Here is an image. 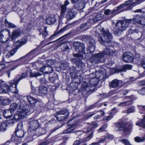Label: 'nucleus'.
<instances>
[{
	"label": "nucleus",
	"instance_id": "3c124183",
	"mask_svg": "<svg viewBox=\"0 0 145 145\" xmlns=\"http://www.w3.org/2000/svg\"><path fill=\"white\" fill-rule=\"evenodd\" d=\"M47 65L49 67H51L54 64V62L53 60H50L48 61Z\"/></svg>",
	"mask_w": 145,
	"mask_h": 145
},
{
	"label": "nucleus",
	"instance_id": "e2e57ef3",
	"mask_svg": "<svg viewBox=\"0 0 145 145\" xmlns=\"http://www.w3.org/2000/svg\"><path fill=\"white\" fill-rule=\"evenodd\" d=\"M64 43L65 44V49L66 50H69V48L68 46L66 44L67 42H64L62 43H61V44H62Z\"/></svg>",
	"mask_w": 145,
	"mask_h": 145
},
{
	"label": "nucleus",
	"instance_id": "a211bd4d",
	"mask_svg": "<svg viewBox=\"0 0 145 145\" xmlns=\"http://www.w3.org/2000/svg\"><path fill=\"white\" fill-rule=\"evenodd\" d=\"M21 33V31L19 29L15 30L13 31L11 35V39L13 41L15 40L16 39L20 36Z\"/></svg>",
	"mask_w": 145,
	"mask_h": 145
},
{
	"label": "nucleus",
	"instance_id": "4d7b16f0",
	"mask_svg": "<svg viewBox=\"0 0 145 145\" xmlns=\"http://www.w3.org/2000/svg\"><path fill=\"white\" fill-rule=\"evenodd\" d=\"M138 84L139 86L145 85V80L140 81L139 83H138Z\"/></svg>",
	"mask_w": 145,
	"mask_h": 145
},
{
	"label": "nucleus",
	"instance_id": "0eeeda50",
	"mask_svg": "<svg viewBox=\"0 0 145 145\" xmlns=\"http://www.w3.org/2000/svg\"><path fill=\"white\" fill-rule=\"evenodd\" d=\"M35 69H33L31 71V72L29 71H27L24 73L22 74V76L19 77L18 78H15L14 80L16 81L15 83H18L20 80L23 78L28 76V74H30V77H36V73L35 72Z\"/></svg>",
	"mask_w": 145,
	"mask_h": 145
},
{
	"label": "nucleus",
	"instance_id": "20e7f679",
	"mask_svg": "<svg viewBox=\"0 0 145 145\" xmlns=\"http://www.w3.org/2000/svg\"><path fill=\"white\" fill-rule=\"evenodd\" d=\"M123 123H122L117 122L115 123L116 125L118 126L116 128V129L119 131H123V135L124 136H126L129 135V132L132 130V125L131 123L129 124V126L128 128L124 127H122L121 126Z\"/></svg>",
	"mask_w": 145,
	"mask_h": 145
},
{
	"label": "nucleus",
	"instance_id": "de8ad7c7",
	"mask_svg": "<svg viewBox=\"0 0 145 145\" xmlns=\"http://www.w3.org/2000/svg\"><path fill=\"white\" fill-rule=\"evenodd\" d=\"M134 0H129L125 2L124 3V5L127 6H133L132 3L133 1Z\"/></svg>",
	"mask_w": 145,
	"mask_h": 145
},
{
	"label": "nucleus",
	"instance_id": "c85d7f7f",
	"mask_svg": "<svg viewBox=\"0 0 145 145\" xmlns=\"http://www.w3.org/2000/svg\"><path fill=\"white\" fill-rule=\"evenodd\" d=\"M137 125L141 127L144 128H145V116L143 119L140 121L139 122H137L136 123Z\"/></svg>",
	"mask_w": 145,
	"mask_h": 145
},
{
	"label": "nucleus",
	"instance_id": "a19ab883",
	"mask_svg": "<svg viewBox=\"0 0 145 145\" xmlns=\"http://www.w3.org/2000/svg\"><path fill=\"white\" fill-rule=\"evenodd\" d=\"M66 27H65L61 29L57 33L54 34L51 37L48 38V39H51L53 37L56 35L58 34L63 32L66 30Z\"/></svg>",
	"mask_w": 145,
	"mask_h": 145
},
{
	"label": "nucleus",
	"instance_id": "72a5a7b5",
	"mask_svg": "<svg viewBox=\"0 0 145 145\" xmlns=\"http://www.w3.org/2000/svg\"><path fill=\"white\" fill-rule=\"evenodd\" d=\"M39 31H40V34H42L43 37L44 38H45L48 35V33L46 31V28H44L43 30L40 29L39 30Z\"/></svg>",
	"mask_w": 145,
	"mask_h": 145
},
{
	"label": "nucleus",
	"instance_id": "5701e85b",
	"mask_svg": "<svg viewBox=\"0 0 145 145\" xmlns=\"http://www.w3.org/2000/svg\"><path fill=\"white\" fill-rule=\"evenodd\" d=\"M56 21V19L54 16L48 17L46 20V22L48 25L53 24Z\"/></svg>",
	"mask_w": 145,
	"mask_h": 145
},
{
	"label": "nucleus",
	"instance_id": "8fccbe9b",
	"mask_svg": "<svg viewBox=\"0 0 145 145\" xmlns=\"http://www.w3.org/2000/svg\"><path fill=\"white\" fill-rule=\"evenodd\" d=\"M138 93L142 95H145V87L142 88L138 91Z\"/></svg>",
	"mask_w": 145,
	"mask_h": 145
},
{
	"label": "nucleus",
	"instance_id": "412c9836",
	"mask_svg": "<svg viewBox=\"0 0 145 145\" xmlns=\"http://www.w3.org/2000/svg\"><path fill=\"white\" fill-rule=\"evenodd\" d=\"M142 17L139 15H137L134 16V18L129 19V20H130L129 22L130 24H135L137 23L139 24L141 20L140 19H141Z\"/></svg>",
	"mask_w": 145,
	"mask_h": 145
},
{
	"label": "nucleus",
	"instance_id": "0e129e2a",
	"mask_svg": "<svg viewBox=\"0 0 145 145\" xmlns=\"http://www.w3.org/2000/svg\"><path fill=\"white\" fill-rule=\"evenodd\" d=\"M80 143V142L79 140H77L74 142L73 145H78Z\"/></svg>",
	"mask_w": 145,
	"mask_h": 145
},
{
	"label": "nucleus",
	"instance_id": "ea45409f",
	"mask_svg": "<svg viewBox=\"0 0 145 145\" xmlns=\"http://www.w3.org/2000/svg\"><path fill=\"white\" fill-rule=\"evenodd\" d=\"M7 127L6 123H2L0 126V131H4L6 130V128Z\"/></svg>",
	"mask_w": 145,
	"mask_h": 145
},
{
	"label": "nucleus",
	"instance_id": "6e6552de",
	"mask_svg": "<svg viewBox=\"0 0 145 145\" xmlns=\"http://www.w3.org/2000/svg\"><path fill=\"white\" fill-rule=\"evenodd\" d=\"M73 46L76 52L85 53V46L83 43L78 42H75L73 44Z\"/></svg>",
	"mask_w": 145,
	"mask_h": 145
},
{
	"label": "nucleus",
	"instance_id": "c756f323",
	"mask_svg": "<svg viewBox=\"0 0 145 145\" xmlns=\"http://www.w3.org/2000/svg\"><path fill=\"white\" fill-rule=\"evenodd\" d=\"M18 104L15 103H12L10 106L9 110H10L13 113L16 110L18 107Z\"/></svg>",
	"mask_w": 145,
	"mask_h": 145
},
{
	"label": "nucleus",
	"instance_id": "79ce46f5",
	"mask_svg": "<svg viewBox=\"0 0 145 145\" xmlns=\"http://www.w3.org/2000/svg\"><path fill=\"white\" fill-rule=\"evenodd\" d=\"M19 66V65L18 64L16 65H15L14 67L11 68V69H8V70L7 71V73L8 74V77H9L10 75V72L11 71H12L14 70L16 68H17Z\"/></svg>",
	"mask_w": 145,
	"mask_h": 145
},
{
	"label": "nucleus",
	"instance_id": "ddd939ff",
	"mask_svg": "<svg viewBox=\"0 0 145 145\" xmlns=\"http://www.w3.org/2000/svg\"><path fill=\"white\" fill-rule=\"evenodd\" d=\"M87 83L85 81L83 82L82 83V93L83 95L85 97H86L90 94L89 91H87V89L88 87L87 86Z\"/></svg>",
	"mask_w": 145,
	"mask_h": 145
},
{
	"label": "nucleus",
	"instance_id": "c03bdc74",
	"mask_svg": "<svg viewBox=\"0 0 145 145\" xmlns=\"http://www.w3.org/2000/svg\"><path fill=\"white\" fill-rule=\"evenodd\" d=\"M130 101H129L123 102L119 104L118 105V106H129L131 103H130Z\"/></svg>",
	"mask_w": 145,
	"mask_h": 145
},
{
	"label": "nucleus",
	"instance_id": "4468645a",
	"mask_svg": "<svg viewBox=\"0 0 145 145\" xmlns=\"http://www.w3.org/2000/svg\"><path fill=\"white\" fill-rule=\"evenodd\" d=\"M3 31L4 33V34H7L9 36L8 38L6 39L4 37L3 34H0V42L2 43H4L8 40L10 37L11 35L10 31L7 29H4L3 30Z\"/></svg>",
	"mask_w": 145,
	"mask_h": 145
},
{
	"label": "nucleus",
	"instance_id": "f8f14e48",
	"mask_svg": "<svg viewBox=\"0 0 145 145\" xmlns=\"http://www.w3.org/2000/svg\"><path fill=\"white\" fill-rule=\"evenodd\" d=\"M36 130V121L33 120L30 121L28 129V133L30 134Z\"/></svg>",
	"mask_w": 145,
	"mask_h": 145
},
{
	"label": "nucleus",
	"instance_id": "5fc2aeb1",
	"mask_svg": "<svg viewBox=\"0 0 145 145\" xmlns=\"http://www.w3.org/2000/svg\"><path fill=\"white\" fill-rule=\"evenodd\" d=\"M112 118V117L110 115H109L108 116H106L103 119V120L108 121L111 119Z\"/></svg>",
	"mask_w": 145,
	"mask_h": 145
},
{
	"label": "nucleus",
	"instance_id": "e433bc0d",
	"mask_svg": "<svg viewBox=\"0 0 145 145\" xmlns=\"http://www.w3.org/2000/svg\"><path fill=\"white\" fill-rule=\"evenodd\" d=\"M0 102L3 105H5L9 104L10 102V101L9 99H1Z\"/></svg>",
	"mask_w": 145,
	"mask_h": 145
},
{
	"label": "nucleus",
	"instance_id": "7ed1b4c3",
	"mask_svg": "<svg viewBox=\"0 0 145 145\" xmlns=\"http://www.w3.org/2000/svg\"><path fill=\"white\" fill-rule=\"evenodd\" d=\"M27 42V40L24 39L18 40L15 43V48H13L10 51L7 53L6 54V57L8 58L13 56L17 52V50L22 45L25 44Z\"/></svg>",
	"mask_w": 145,
	"mask_h": 145
},
{
	"label": "nucleus",
	"instance_id": "680f3d73",
	"mask_svg": "<svg viewBox=\"0 0 145 145\" xmlns=\"http://www.w3.org/2000/svg\"><path fill=\"white\" fill-rule=\"evenodd\" d=\"M87 24L86 23H84L82 24L80 27V29H82L83 28L87 26Z\"/></svg>",
	"mask_w": 145,
	"mask_h": 145
},
{
	"label": "nucleus",
	"instance_id": "423d86ee",
	"mask_svg": "<svg viewBox=\"0 0 145 145\" xmlns=\"http://www.w3.org/2000/svg\"><path fill=\"white\" fill-rule=\"evenodd\" d=\"M74 57L76 58L72 59V60L74 62L76 65L78 67H83L85 66L84 64L81 61L82 59L83 58L82 54H73Z\"/></svg>",
	"mask_w": 145,
	"mask_h": 145
},
{
	"label": "nucleus",
	"instance_id": "39448f33",
	"mask_svg": "<svg viewBox=\"0 0 145 145\" xmlns=\"http://www.w3.org/2000/svg\"><path fill=\"white\" fill-rule=\"evenodd\" d=\"M27 110L23 107L19 106L18 109V113L15 114L14 116V119L16 120H18L20 119L25 117L27 114Z\"/></svg>",
	"mask_w": 145,
	"mask_h": 145
},
{
	"label": "nucleus",
	"instance_id": "338daca9",
	"mask_svg": "<svg viewBox=\"0 0 145 145\" xmlns=\"http://www.w3.org/2000/svg\"><path fill=\"white\" fill-rule=\"evenodd\" d=\"M69 4V3L68 1L67 0H66L64 2V4L63 5H65V7L66 6L68 5Z\"/></svg>",
	"mask_w": 145,
	"mask_h": 145
},
{
	"label": "nucleus",
	"instance_id": "f03ea898",
	"mask_svg": "<svg viewBox=\"0 0 145 145\" xmlns=\"http://www.w3.org/2000/svg\"><path fill=\"white\" fill-rule=\"evenodd\" d=\"M130 20L129 19L125 21H118L113 31L116 35L125 30L130 24Z\"/></svg>",
	"mask_w": 145,
	"mask_h": 145
},
{
	"label": "nucleus",
	"instance_id": "052dcab7",
	"mask_svg": "<svg viewBox=\"0 0 145 145\" xmlns=\"http://www.w3.org/2000/svg\"><path fill=\"white\" fill-rule=\"evenodd\" d=\"M135 57L136 59L138 61L139 60V59L140 57V55L138 54H136L135 55Z\"/></svg>",
	"mask_w": 145,
	"mask_h": 145
},
{
	"label": "nucleus",
	"instance_id": "13d9d810",
	"mask_svg": "<svg viewBox=\"0 0 145 145\" xmlns=\"http://www.w3.org/2000/svg\"><path fill=\"white\" fill-rule=\"evenodd\" d=\"M141 64L142 67L145 69V57L144 59L142 61Z\"/></svg>",
	"mask_w": 145,
	"mask_h": 145
},
{
	"label": "nucleus",
	"instance_id": "cd10ccee",
	"mask_svg": "<svg viewBox=\"0 0 145 145\" xmlns=\"http://www.w3.org/2000/svg\"><path fill=\"white\" fill-rule=\"evenodd\" d=\"M98 80L95 78H91L89 81L90 85L97 86L98 85Z\"/></svg>",
	"mask_w": 145,
	"mask_h": 145
},
{
	"label": "nucleus",
	"instance_id": "c9c22d12",
	"mask_svg": "<svg viewBox=\"0 0 145 145\" xmlns=\"http://www.w3.org/2000/svg\"><path fill=\"white\" fill-rule=\"evenodd\" d=\"M85 6V4L84 3H78L76 7L79 10L83 9Z\"/></svg>",
	"mask_w": 145,
	"mask_h": 145
},
{
	"label": "nucleus",
	"instance_id": "864d4df0",
	"mask_svg": "<svg viewBox=\"0 0 145 145\" xmlns=\"http://www.w3.org/2000/svg\"><path fill=\"white\" fill-rule=\"evenodd\" d=\"M5 67V66L4 64L0 63V73L3 70Z\"/></svg>",
	"mask_w": 145,
	"mask_h": 145
},
{
	"label": "nucleus",
	"instance_id": "6ab92c4d",
	"mask_svg": "<svg viewBox=\"0 0 145 145\" xmlns=\"http://www.w3.org/2000/svg\"><path fill=\"white\" fill-rule=\"evenodd\" d=\"M106 74L102 73L101 72H97L96 73V77L98 79V80L100 81H103L105 80L107 78V76H106Z\"/></svg>",
	"mask_w": 145,
	"mask_h": 145
},
{
	"label": "nucleus",
	"instance_id": "09e8293b",
	"mask_svg": "<svg viewBox=\"0 0 145 145\" xmlns=\"http://www.w3.org/2000/svg\"><path fill=\"white\" fill-rule=\"evenodd\" d=\"M135 109L133 106L131 108H128L127 111V113L128 114L130 113L131 112H135Z\"/></svg>",
	"mask_w": 145,
	"mask_h": 145
},
{
	"label": "nucleus",
	"instance_id": "9d476101",
	"mask_svg": "<svg viewBox=\"0 0 145 145\" xmlns=\"http://www.w3.org/2000/svg\"><path fill=\"white\" fill-rule=\"evenodd\" d=\"M56 118L59 121H61L65 120L69 115V112L67 110H62L57 112Z\"/></svg>",
	"mask_w": 145,
	"mask_h": 145
},
{
	"label": "nucleus",
	"instance_id": "bf43d9fd",
	"mask_svg": "<svg viewBox=\"0 0 145 145\" xmlns=\"http://www.w3.org/2000/svg\"><path fill=\"white\" fill-rule=\"evenodd\" d=\"M111 10L109 9H107L105 10L104 13L106 15H108L110 13Z\"/></svg>",
	"mask_w": 145,
	"mask_h": 145
},
{
	"label": "nucleus",
	"instance_id": "58836bf2",
	"mask_svg": "<svg viewBox=\"0 0 145 145\" xmlns=\"http://www.w3.org/2000/svg\"><path fill=\"white\" fill-rule=\"evenodd\" d=\"M132 67V66L130 65L127 64L124 65L121 69V71H125L126 69H131Z\"/></svg>",
	"mask_w": 145,
	"mask_h": 145
},
{
	"label": "nucleus",
	"instance_id": "aec40b11",
	"mask_svg": "<svg viewBox=\"0 0 145 145\" xmlns=\"http://www.w3.org/2000/svg\"><path fill=\"white\" fill-rule=\"evenodd\" d=\"M9 91V86L4 83L0 86V93H6L8 92Z\"/></svg>",
	"mask_w": 145,
	"mask_h": 145
},
{
	"label": "nucleus",
	"instance_id": "a18cd8bd",
	"mask_svg": "<svg viewBox=\"0 0 145 145\" xmlns=\"http://www.w3.org/2000/svg\"><path fill=\"white\" fill-rule=\"evenodd\" d=\"M145 0H136L134 2H133L132 3L133 6H134L136 5L139 4L141 3V2L144 1Z\"/></svg>",
	"mask_w": 145,
	"mask_h": 145
},
{
	"label": "nucleus",
	"instance_id": "dca6fc26",
	"mask_svg": "<svg viewBox=\"0 0 145 145\" xmlns=\"http://www.w3.org/2000/svg\"><path fill=\"white\" fill-rule=\"evenodd\" d=\"M122 82L121 80L114 79L110 83L109 85L110 88H116Z\"/></svg>",
	"mask_w": 145,
	"mask_h": 145
},
{
	"label": "nucleus",
	"instance_id": "2f4dec72",
	"mask_svg": "<svg viewBox=\"0 0 145 145\" xmlns=\"http://www.w3.org/2000/svg\"><path fill=\"white\" fill-rule=\"evenodd\" d=\"M39 92L41 93L46 94L47 91V88L44 86H41L39 88Z\"/></svg>",
	"mask_w": 145,
	"mask_h": 145
},
{
	"label": "nucleus",
	"instance_id": "473e14b6",
	"mask_svg": "<svg viewBox=\"0 0 145 145\" xmlns=\"http://www.w3.org/2000/svg\"><path fill=\"white\" fill-rule=\"evenodd\" d=\"M27 99L28 102L31 104H33L36 103V99L32 97L28 96L27 97Z\"/></svg>",
	"mask_w": 145,
	"mask_h": 145
},
{
	"label": "nucleus",
	"instance_id": "2eb2a0df",
	"mask_svg": "<svg viewBox=\"0 0 145 145\" xmlns=\"http://www.w3.org/2000/svg\"><path fill=\"white\" fill-rule=\"evenodd\" d=\"M16 81L15 80H12L10 83V88L9 87V90H10L11 92L17 93L18 92V90L16 89V85L18 83H15Z\"/></svg>",
	"mask_w": 145,
	"mask_h": 145
},
{
	"label": "nucleus",
	"instance_id": "9b49d317",
	"mask_svg": "<svg viewBox=\"0 0 145 145\" xmlns=\"http://www.w3.org/2000/svg\"><path fill=\"white\" fill-rule=\"evenodd\" d=\"M22 123H19L16 129V135L18 138L23 137L24 135V132L22 130Z\"/></svg>",
	"mask_w": 145,
	"mask_h": 145
},
{
	"label": "nucleus",
	"instance_id": "b1692460",
	"mask_svg": "<svg viewBox=\"0 0 145 145\" xmlns=\"http://www.w3.org/2000/svg\"><path fill=\"white\" fill-rule=\"evenodd\" d=\"M75 16V14L72 12V10L68 11L66 14V18L69 20L73 19Z\"/></svg>",
	"mask_w": 145,
	"mask_h": 145
},
{
	"label": "nucleus",
	"instance_id": "f257e3e1",
	"mask_svg": "<svg viewBox=\"0 0 145 145\" xmlns=\"http://www.w3.org/2000/svg\"><path fill=\"white\" fill-rule=\"evenodd\" d=\"M102 35L99 36L98 40L100 43L106 46L105 48L102 53H99L93 55L91 58L93 62L96 64L104 61V57L105 54L112 55L114 54V51L112 50L111 47L108 45L109 43L112 39V36L108 30L102 31Z\"/></svg>",
	"mask_w": 145,
	"mask_h": 145
},
{
	"label": "nucleus",
	"instance_id": "4be33fe9",
	"mask_svg": "<svg viewBox=\"0 0 145 145\" xmlns=\"http://www.w3.org/2000/svg\"><path fill=\"white\" fill-rule=\"evenodd\" d=\"M13 113L9 109L4 110L3 111V116L6 118H10Z\"/></svg>",
	"mask_w": 145,
	"mask_h": 145
},
{
	"label": "nucleus",
	"instance_id": "1a4fd4ad",
	"mask_svg": "<svg viewBox=\"0 0 145 145\" xmlns=\"http://www.w3.org/2000/svg\"><path fill=\"white\" fill-rule=\"evenodd\" d=\"M122 57L123 61L126 63H131L134 61V57L133 54L129 52L124 53Z\"/></svg>",
	"mask_w": 145,
	"mask_h": 145
},
{
	"label": "nucleus",
	"instance_id": "7c9ffc66",
	"mask_svg": "<svg viewBox=\"0 0 145 145\" xmlns=\"http://www.w3.org/2000/svg\"><path fill=\"white\" fill-rule=\"evenodd\" d=\"M135 140L137 142H142L145 140V135L144 136L140 137H135L134 138Z\"/></svg>",
	"mask_w": 145,
	"mask_h": 145
},
{
	"label": "nucleus",
	"instance_id": "f704fd0d",
	"mask_svg": "<svg viewBox=\"0 0 145 145\" xmlns=\"http://www.w3.org/2000/svg\"><path fill=\"white\" fill-rule=\"evenodd\" d=\"M76 125L75 124H73L71 126V127H70L69 128H68L67 130H66L64 131L63 133L64 134H67L69 133L72 132L74 130L73 129H72V128L73 127H74L75 125Z\"/></svg>",
	"mask_w": 145,
	"mask_h": 145
},
{
	"label": "nucleus",
	"instance_id": "bb28decb",
	"mask_svg": "<svg viewBox=\"0 0 145 145\" xmlns=\"http://www.w3.org/2000/svg\"><path fill=\"white\" fill-rule=\"evenodd\" d=\"M5 25L6 26L8 27H10L12 28H15L16 26L14 24L9 22L6 19L5 20Z\"/></svg>",
	"mask_w": 145,
	"mask_h": 145
},
{
	"label": "nucleus",
	"instance_id": "49530a36",
	"mask_svg": "<svg viewBox=\"0 0 145 145\" xmlns=\"http://www.w3.org/2000/svg\"><path fill=\"white\" fill-rule=\"evenodd\" d=\"M67 64L65 63H61L60 66V68L61 70H63L66 69L67 67Z\"/></svg>",
	"mask_w": 145,
	"mask_h": 145
},
{
	"label": "nucleus",
	"instance_id": "4c0bfd02",
	"mask_svg": "<svg viewBox=\"0 0 145 145\" xmlns=\"http://www.w3.org/2000/svg\"><path fill=\"white\" fill-rule=\"evenodd\" d=\"M93 86L90 85V86L89 87H88V88L87 91H89V93L91 94L92 93H93L95 90H96L95 86Z\"/></svg>",
	"mask_w": 145,
	"mask_h": 145
},
{
	"label": "nucleus",
	"instance_id": "a878e982",
	"mask_svg": "<svg viewBox=\"0 0 145 145\" xmlns=\"http://www.w3.org/2000/svg\"><path fill=\"white\" fill-rule=\"evenodd\" d=\"M86 39L87 41L88 42L89 44L91 46H93L95 44V42L94 40L91 37L87 36L85 38Z\"/></svg>",
	"mask_w": 145,
	"mask_h": 145
},
{
	"label": "nucleus",
	"instance_id": "69168bd1",
	"mask_svg": "<svg viewBox=\"0 0 145 145\" xmlns=\"http://www.w3.org/2000/svg\"><path fill=\"white\" fill-rule=\"evenodd\" d=\"M124 4H121V5H120L119 6L117 7V10L120 9L122 8L123 7H124Z\"/></svg>",
	"mask_w": 145,
	"mask_h": 145
},
{
	"label": "nucleus",
	"instance_id": "393cba45",
	"mask_svg": "<svg viewBox=\"0 0 145 145\" xmlns=\"http://www.w3.org/2000/svg\"><path fill=\"white\" fill-rule=\"evenodd\" d=\"M67 7L65 5H62L61 6L60 16L63 17L65 15Z\"/></svg>",
	"mask_w": 145,
	"mask_h": 145
},
{
	"label": "nucleus",
	"instance_id": "37998d69",
	"mask_svg": "<svg viewBox=\"0 0 145 145\" xmlns=\"http://www.w3.org/2000/svg\"><path fill=\"white\" fill-rule=\"evenodd\" d=\"M102 18L103 17L101 15H97L94 18L93 21L94 22L99 21L101 20L102 19Z\"/></svg>",
	"mask_w": 145,
	"mask_h": 145
},
{
	"label": "nucleus",
	"instance_id": "774afa93",
	"mask_svg": "<svg viewBox=\"0 0 145 145\" xmlns=\"http://www.w3.org/2000/svg\"><path fill=\"white\" fill-rule=\"evenodd\" d=\"M11 44H7L6 46V49L7 50H8L10 48H11Z\"/></svg>",
	"mask_w": 145,
	"mask_h": 145
},
{
	"label": "nucleus",
	"instance_id": "f3484780",
	"mask_svg": "<svg viewBox=\"0 0 145 145\" xmlns=\"http://www.w3.org/2000/svg\"><path fill=\"white\" fill-rule=\"evenodd\" d=\"M40 70L43 73L49 74L51 73L53 71L52 67L48 66H45L41 68Z\"/></svg>",
	"mask_w": 145,
	"mask_h": 145
},
{
	"label": "nucleus",
	"instance_id": "6e6d98bb",
	"mask_svg": "<svg viewBox=\"0 0 145 145\" xmlns=\"http://www.w3.org/2000/svg\"><path fill=\"white\" fill-rule=\"evenodd\" d=\"M138 107L140 110H145V106L138 105Z\"/></svg>",
	"mask_w": 145,
	"mask_h": 145
},
{
	"label": "nucleus",
	"instance_id": "603ef678",
	"mask_svg": "<svg viewBox=\"0 0 145 145\" xmlns=\"http://www.w3.org/2000/svg\"><path fill=\"white\" fill-rule=\"evenodd\" d=\"M140 22L139 24L142 25H145V18L143 17H142L141 19H140Z\"/></svg>",
	"mask_w": 145,
	"mask_h": 145
}]
</instances>
